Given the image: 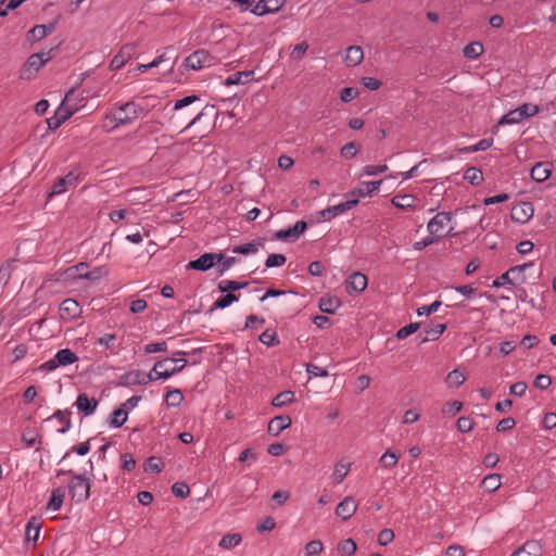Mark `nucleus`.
<instances>
[{
	"mask_svg": "<svg viewBox=\"0 0 556 556\" xmlns=\"http://www.w3.org/2000/svg\"><path fill=\"white\" fill-rule=\"evenodd\" d=\"M148 111L135 101H129L116 105L106 113L105 118L114 123L113 128L134 123L140 115H146Z\"/></svg>",
	"mask_w": 556,
	"mask_h": 556,
	"instance_id": "f257e3e1",
	"label": "nucleus"
},
{
	"mask_svg": "<svg viewBox=\"0 0 556 556\" xmlns=\"http://www.w3.org/2000/svg\"><path fill=\"white\" fill-rule=\"evenodd\" d=\"M533 266V262L523 263L521 265L513 266L504 274L493 280L492 287L500 288L504 285L523 283L527 281L525 271Z\"/></svg>",
	"mask_w": 556,
	"mask_h": 556,
	"instance_id": "f03ea898",
	"label": "nucleus"
},
{
	"mask_svg": "<svg viewBox=\"0 0 556 556\" xmlns=\"http://www.w3.org/2000/svg\"><path fill=\"white\" fill-rule=\"evenodd\" d=\"M172 372H162L153 376V374L143 372L141 370H130L121 377V386L134 387L147 384L156 380H166Z\"/></svg>",
	"mask_w": 556,
	"mask_h": 556,
	"instance_id": "7ed1b4c3",
	"label": "nucleus"
},
{
	"mask_svg": "<svg viewBox=\"0 0 556 556\" xmlns=\"http://www.w3.org/2000/svg\"><path fill=\"white\" fill-rule=\"evenodd\" d=\"M91 483L83 475H73L68 483V492L76 503H83L90 495Z\"/></svg>",
	"mask_w": 556,
	"mask_h": 556,
	"instance_id": "20e7f679",
	"label": "nucleus"
},
{
	"mask_svg": "<svg viewBox=\"0 0 556 556\" xmlns=\"http://www.w3.org/2000/svg\"><path fill=\"white\" fill-rule=\"evenodd\" d=\"M84 179L81 170L75 168L64 177L59 178L51 187L49 198L64 193L68 188L76 187Z\"/></svg>",
	"mask_w": 556,
	"mask_h": 556,
	"instance_id": "39448f33",
	"label": "nucleus"
},
{
	"mask_svg": "<svg viewBox=\"0 0 556 556\" xmlns=\"http://www.w3.org/2000/svg\"><path fill=\"white\" fill-rule=\"evenodd\" d=\"M74 96V90H71L66 93L64 101L56 110L55 114L47 119L48 128L51 130L58 129L66 119H68L77 108H68L67 103L71 101V98Z\"/></svg>",
	"mask_w": 556,
	"mask_h": 556,
	"instance_id": "423d86ee",
	"label": "nucleus"
},
{
	"mask_svg": "<svg viewBox=\"0 0 556 556\" xmlns=\"http://www.w3.org/2000/svg\"><path fill=\"white\" fill-rule=\"evenodd\" d=\"M213 58L206 50H197L184 60L187 70H201L212 65Z\"/></svg>",
	"mask_w": 556,
	"mask_h": 556,
	"instance_id": "0eeeda50",
	"label": "nucleus"
},
{
	"mask_svg": "<svg viewBox=\"0 0 556 556\" xmlns=\"http://www.w3.org/2000/svg\"><path fill=\"white\" fill-rule=\"evenodd\" d=\"M223 258V253H204L199 258L190 261L186 267L188 269L206 271L214 265L219 264Z\"/></svg>",
	"mask_w": 556,
	"mask_h": 556,
	"instance_id": "6e6552de",
	"label": "nucleus"
},
{
	"mask_svg": "<svg viewBox=\"0 0 556 556\" xmlns=\"http://www.w3.org/2000/svg\"><path fill=\"white\" fill-rule=\"evenodd\" d=\"M453 214L451 212H440L433 216L427 225V229L430 235L441 239L444 237L442 230L444 227L452 222Z\"/></svg>",
	"mask_w": 556,
	"mask_h": 556,
	"instance_id": "1a4fd4ad",
	"label": "nucleus"
},
{
	"mask_svg": "<svg viewBox=\"0 0 556 556\" xmlns=\"http://www.w3.org/2000/svg\"><path fill=\"white\" fill-rule=\"evenodd\" d=\"M49 60H50L49 53L31 54L27 59L26 63L24 64V68L21 74V77L24 79H29L30 74L34 72H38Z\"/></svg>",
	"mask_w": 556,
	"mask_h": 556,
	"instance_id": "9d476101",
	"label": "nucleus"
},
{
	"mask_svg": "<svg viewBox=\"0 0 556 556\" xmlns=\"http://www.w3.org/2000/svg\"><path fill=\"white\" fill-rule=\"evenodd\" d=\"M534 214L533 204L529 201H521L511 207L510 217L515 223L525 224Z\"/></svg>",
	"mask_w": 556,
	"mask_h": 556,
	"instance_id": "9b49d317",
	"label": "nucleus"
},
{
	"mask_svg": "<svg viewBox=\"0 0 556 556\" xmlns=\"http://www.w3.org/2000/svg\"><path fill=\"white\" fill-rule=\"evenodd\" d=\"M357 203H358V199L352 198V199L346 200L345 202L339 203L333 206H329V207L320 211L319 215L325 220H330V219L334 218L336 216H339V215L348 212L349 210L353 208L354 206L357 205Z\"/></svg>",
	"mask_w": 556,
	"mask_h": 556,
	"instance_id": "f8f14e48",
	"label": "nucleus"
},
{
	"mask_svg": "<svg viewBox=\"0 0 556 556\" xmlns=\"http://www.w3.org/2000/svg\"><path fill=\"white\" fill-rule=\"evenodd\" d=\"M307 229V223L304 220L296 222L292 227L278 230L275 238L280 241H295Z\"/></svg>",
	"mask_w": 556,
	"mask_h": 556,
	"instance_id": "ddd939ff",
	"label": "nucleus"
},
{
	"mask_svg": "<svg viewBox=\"0 0 556 556\" xmlns=\"http://www.w3.org/2000/svg\"><path fill=\"white\" fill-rule=\"evenodd\" d=\"M81 314V308L79 303L74 299H65L60 304V316L65 319H75L79 317Z\"/></svg>",
	"mask_w": 556,
	"mask_h": 556,
	"instance_id": "4468645a",
	"label": "nucleus"
},
{
	"mask_svg": "<svg viewBox=\"0 0 556 556\" xmlns=\"http://www.w3.org/2000/svg\"><path fill=\"white\" fill-rule=\"evenodd\" d=\"M357 504L355 500L351 496H348L336 507V516L342 520H348L355 514Z\"/></svg>",
	"mask_w": 556,
	"mask_h": 556,
	"instance_id": "2eb2a0df",
	"label": "nucleus"
},
{
	"mask_svg": "<svg viewBox=\"0 0 556 556\" xmlns=\"http://www.w3.org/2000/svg\"><path fill=\"white\" fill-rule=\"evenodd\" d=\"M136 47L134 45L124 46L121 51L112 59L110 63V68L112 71H117L122 68L126 62L131 58L135 52Z\"/></svg>",
	"mask_w": 556,
	"mask_h": 556,
	"instance_id": "dca6fc26",
	"label": "nucleus"
},
{
	"mask_svg": "<svg viewBox=\"0 0 556 556\" xmlns=\"http://www.w3.org/2000/svg\"><path fill=\"white\" fill-rule=\"evenodd\" d=\"M382 180H372V181H362L358 184L357 188H355L349 195L352 198L356 197H371L375 192H377L380 188Z\"/></svg>",
	"mask_w": 556,
	"mask_h": 556,
	"instance_id": "f3484780",
	"label": "nucleus"
},
{
	"mask_svg": "<svg viewBox=\"0 0 556 556\" xmlns=\"http://www.w3.org/2000/svg\"><path fill=\"white\" fill-rule=\"evenodd\" d=\"M553 164L549 162H539L536 163L530 172L531 178L536 182H544L547 180L552 174Z\"/></svg>",
	"mask_w": 556,
	"mask_h": 556,
	"instance_id": "a211bd4d",
	"label": "nucleus"
},
{
	"mask_svg": "<svg viewBox=\"0 0 556 556\" xmlns=\"http://www.w3.org/2000/svg\"><path fill=\"white\" fill-rule=\"evenodd\" d=\"M75 405L85 416H90L96 412L98 401L94 397H89L86 393H80L76 399Z\"/></svg>",
	"mask_w": 556,
	"mask_h": 556,
	"instance_id": "6ab92c4d",
	"label": "nucleus"
},
{
	"mask_svg": "<svg viewBox=\"0 0 556 556\" xmlns=\"http://www.w3.org/2000/svg\"><path fill=\"white\" fill-rule=\"evenodd\" d=\"M291 417L289 415H279L268 422V433L277 437L280 432L291 426Z\"/></svg>",
	"mask_w": 556,
	"mask_h": 556,
	"instance_id": "aec40b11",
	"label": "nucleus"
},
{
	"mask_svg": "<svg viewBox=\"0 0 556 556\" xmlns=\"http://www.w3.org/2000/svg\"><path fill=\"white\" fill-rule=\"evenodd\" d=\"M446 325L445 324H437L429 326L424 329V336L422 333H419L418 338L419 343H425L427 341H435L440 338V336L445 331Z\"/></svg>",
	"mask_w": 556,
	"mask_h": 556,
	"instance_id": "412c9836",
	"label": "nucleus"
},
{
	"mask_svg": "<svg viewBox=\"0 0 556 556\" xmlns=\"http://www.w3.org/2000/svg\"><path fill=\"white\" fill-rule=\"evenodd\" d=\"M351 468V463L341 459L334 465L333 472L331 475V480L334 485L340 484L344 478L348 476Z\"/></svg>",
	"mask_w": 556,
	"mask_h": 556,
	"instance_id": "4be33fe9",
	"label": "nucleus"
},
{
	"mask_svg": "<svg viewBox=\"0 0 556 556\" xmlns=\"http://www.w3.org/2000/svg\"><path fill=\"white\" fill-rule=\"evenodd\" d=\"M364 59V53L361 47L351 46L345 50L344 63L346 66H356Z\"/></svg>",
	"mask_w": 556,
	"mask_h": 556,
	"instance_id": "5701e85b",
	"label": "nucleus"
},
{
	"mask_svg": "<svg viewBox=\"0 0 556 556\" xmlns=\"http://www.w3.org/2000/svg\"><path fill=\"white\" fill-rule=\"evenodd\" d=\"M367 287V278L362 273H353L346 280V289L361 292Z\"/></svg>",
	"mask_w": 556,
	"mask_h": 556,
	"instance_id": "b1692460",
	"label": "nucleus"
},
{
	"mask_svg": "<svg viewBox=\"0 0 556 556\" xmlns=\"http://www.w3.org/2000/svg\"><path fill=\"white\" fill-rule=\"evenodd\" d=\"M64 496H65V491L63 488H56V489L52 490L51 497H50L49 502L47 503L46 509L51 510V511L60 510L63 505Z\"/></svg>",
	"mask_w": 556,
	"mask_h": 556,
	"instance_id": "393cba45",
	"label": "nucleus"
},
{
	"mask_svg": "<svg viewBox=\"0 0 556 556\" xmlns=\"http://www.w3.org/2000/svg\"><path fill=\"white\" fill-rule=\"evenodd\" d=\"M253 76H254V71L236 72L226 78L225 84L227 86L247 84V83L253 80Z\"/></svg>",
	"mask_w": 556,
	"mask_h": 556,
	"instance_id": "a878e982",
	"label": "nucleus"
},
{
	"mask_svg": "<svg viewBox=\"0 0 556 556\" xmlns=\"http://www.w3.org/2000/svg\"><path fill=\"white\" fill-rule=\"evenodd\" d=\"M41 530V523L35 518H30L25 529V540L36 543Z\"/></svg>",
	"mask_w": 556,
	"mask_h": 556,
	"instance_id": "bb28decb",
	"label": "nucleus"
},
{
	"mask_svg": "<svg viewBox=\"0 0 556 556\" xmlns=\"http://www.w3.org/2000/svg\"><path fill=\"white\" fill-rule=\"evenodd\" d=\"M52 418L56 419V421L61 426L58 429L59 433H66L71 429V426H72V422H71V412L58 409L52 415Z\"/></svg>",
	"mask_w": 556,
	"mask_h": 556,
	"instance_id": "cd10ccee",
	"label": "nucleus"
},
{
	"mask_svg": "<svg viewBox=\"0 0 556 556\" xmlns=\"http://www.w3.org/2000/svg\"><path fill=\"white\" fill-rule=\"evenodd\" d=\"M248 286H249L248 281H236V280L224 279L218 282L217 288L223 293H225V292L232 293L233 291L244 289Z\"/></svg>",
	"mask_w": 556,
	"mask_h": 556,
	"instance_id": "c85d7f7f",
	"label": "nucleus"
},
{
	"mask_svg": "<svg viewBox=\"0 0 556 556\" xmlns=\"http://www.w3.org/2000/svg\"><path fill=\"white\" fill-rule=\"evenodd\" d=\"M128 418V412L119 407L117 409H114L112 414L109 417V425L113 428H121Z\"/></svg>",
	"mask_w": 556,
	"mask_h": 556,
	"instance_id": "c756f323",
	"label": "nucleus"
},
{
	"mask_svg": "<svg viewBox=\"0 0 556 556\" xmlns=\"http://www.w3.org/2000/svg\"><path fill=\"white\" fill-rule=\"evenodd\" d=\"M54 356L59 366L72 365L78 361L77 355L70 349H62Z\"/></svg>",
	"mask_w": 556,
	"mask_h": 556,
	"instance_id": "7c9ffc66",
	"label": "nucleus"
},
{
	"mask_svg": "<svg viewBox=\"0 0 556 556\" xmlns=\"http://www.w3.org/2000/svg\"><path fill=\"white\" fill-rule=\"evenodd\" d=\"M391 202L393 206L405 211L415 206L416 199L412 194H403L393 197Z\"/></svg>",
	"mask_w": 556,
	"mask_h": 556,
	"instance_id": "2f4dec72",
	"label": "nucleus"
},
{
	"mask_svg": "<svg viewBox=\"0 0 556 556\" xmlns=\"http://www.w3.org/2000/svg\"><path fill=\"white\" fill-rule=\"evenodd\" d=\"M295 401V394L293 391L286 390L278 393L271 401V405L275 407H283Z\"/></svg>",
	"mask_w": 556,
	"mask_h": 556,
	"instance_id": "473e14b6",
	"label": "nucleus"
},
{
	"mask_svg": "<svg viewBox=\"0 0 556 556\" xmlns=\"http://www.w3.org/2000/svg\"><path fill=\"white\" fill-rule=\"evenodd\" d=\"M258 247L264 248V239H260L257 243L248 242L237 245L232 249V252L243 255L255 254L258 251Z\"/></svg>",
	"mask_w": 556,
	"mask_h": 556,
	"instance_id": "72a5a7b5",
	"label": "nucleus"
},
{
	"mask_svg": "<svg viewBox=\"0 0 556 556\" xmlns=\"http://www.w3.org/2000/svg\"><path fill=\"white\" fill-rule=\"evenodd\" d=\"M239 300V295L235 294V293H227V294H224L222 296H219L213 304V306L211 307V312L215 311V309H224L228 306H230L232 303L237 302Z\"/></svg>",
	"mask_w": 556,
	"mask_h": 556,
	"instance_id": "f704fd0d",
	"label": "nucleus"
},
{
	"mask_svg": "<svg viewBox=\"0 0 556 556\" xmlns=\"http://www.w3.org/2000/svg\"><path fill=\"white\" fill-rule=\"evenodd\" d=\"M484 51L483 45L479 41H473L468 43L464 50V56L467 59L476 60L478 59Z\"/></svg>",
	"mask_w": 556,
	"mask_h": 556,
	"instance_id": "c9c22d12",
	"label": "nucleus"
},
{
	"mask_svg": "<svg viewBox=\"0 0 556 556\" xmlns=\"http://www.w3.org/2000/svg\"><path fill=\"white\" fill-rule=\"evenodd\" d=\"M482 488L488 492H494L501 486V476L498 473H490L482 479Z\"/></svg>",
	"mask_w": 556,
	"mask_h": 556,
	"instance_id": "e433bc0d",
	"label": "nucleus"
},
{
	"mask_svg": "<svg viewBox=\"0 0 556 556\" xmlns=\"http://www.w3.org/2000/svg\"><path fill=\"white\" fill-rule=\"evenodd\" d=\"M492 144H493V138L492 137L483 138L481 140H479L476 144L468 146V147H465V148L460 149V152H463V153H473V152H478V151H485L489 148H491Z\"/></svg>",
	"mask_w": 556,
	"mask_h": 556,
	"instance_id": "4c0bfd02",
	"label": "nucleus"
},
{
	"mask_svg": "<svg viewBox=\"0 0 556 556\" xmlns=\"http://www.w3.org/2000/svg\"><path fill=\"white\" fill-rule=\"evenodd\" d=\"M108 273L109 271L104 266H98V267H94L92 270H89L86 273H80L79 275H77V277L79 279H84V280L94 281V280H98V279L106 276Z\"/></svg>",
	"mask_w": 556,
	"mask_h": 556,
	"instance_id": "58836bf2",
	"label": "nucleus"
},
{
	"mask_svg": "<svg viewBox=\"0 0 556 556\" xmlns=\"http://www.w3.org/2000/svg\"><path fill=\"white\" fill-rule=\"evenodd\" d=\"M519 551H523V553L528 556H542L543 548L539 541H528L526 542L521 547L518 548Z\"/></svg>",
	"mask_w": 556,
	"mask_h": 556,
	"instance_id": "ea45409f",
	"label": "nucleus"
},
{
	"mask_svg": "<svg viewBox=\"0 0 556 556\" xmlns=\"http://www.w3.org/2000/svg\"><path fill=\"white\" fill-rule=\"evenodd\" d=\"M464 179L472 186H479L483 181V174L477 167H469L464 173Z\"/></svg>",
	"mask_w": 556,
	"mask_h": 556,
	"instance_id": "a19ab883",
	"label": "nucleus"
},
{
	"mask_svg": "<svg viewBox=\"0 0 556 556\" xmlns=\"http://www.w3.org/2000/svg\"><path fill=\"white\" fill-rule=\"evenodd\" d=\"M241 540L242 539L239 533H228L222 538L218 545L224 549H230L239 545Z\"/></svg>",
	"mask_w": 556,
	"mask_h": 556,
	"instance_id": "79ce46f5",
	"label": "nucleus"
},
{
	"mask_svg": "<svg viewBox=\"0 0 556 556\" xmlns=\"http://www.w3.org/2000/svg\"><path fill=\"white\" fill-rule=\"evenodd\" d=\"M258 340L261 343H263L264 345H266L268 348L277 346L280 343L276 331L270 330V329H266L265 331H263L260 334Z\"/></svg>",
	"mask_w": 556,
	"mask_h": 556,
	"instance_id": "37998d69",
	"label": "nucleus"
},
{
	"mask_svg": "<svg viewBox=\"0 0 556 556\" xmlns=\"http://www.w3.org/2000/svg\"><path fill=\"white\" fill-rule=\"evenodd\" d=\"M184 400V395L179 389H169L166 392L165 401L168 406L177 407Z\"/></svg>",
	"mask_w": 556,
	"mask_h": 556,
	"instance_id": "c03bdc74",
	"label": "nucleus"
},
{
	"mask_svg": "<svg viewBox=\"0 0 556 556\" xmlns=\"http://www.w3.org/2000/svg\"><path fill=\"white\" fill-rule=\"evenodd\" d=\"M466 378L463 372L457 369L450 371L446 376L445 382L450 388H458L465 382Z\"/></svg>",
	"mask_w": 556,
	"mask_h": 556,
	"instance_id": "a18cd8bd",
	"label": "nucleus"
},
{
	"mask_svg": "<svg viewBox=\"0 0 556 556\" xmlns=\"http://www.w3.org/2000/svg\"><path fill=\"white\" fill-rule=\"evenodd\" d=\"M339 301L337 299L331 298H320L319 308L323 313L326 314H334L337 308L339 307Z\"/></svg>",
	"mask_w": 556,
	"mask_h": 556,
	"instance_id": "49530a36",
	"label": "nucleus"
},
{
	"mask_svg": "<svg viewBox=\"0 0 556 556\" xmlns=\"http://www.w3.org/2000/svg\"><path fill=\"white\" fill-rule=\"evenodd\" d=\"M356 552V543L352 539L343 540L338 544V553L341 556H352Z\"/></svg>",
	"mask_w": 556,
	"mask_h": 556,
	"instance_id": "de8ad7c7",
	"label": "nucleus"
},
{
	"mask_svg": "<svg viewBox=\"0 0 556 556\" xmlns=\"http://www.w3.org/2000/svg\"><path fill=\"white\" fill-rule=\"evenodd\" d=\"M517 111L521 117V121H523L525 118L536 115L540 112V108L536 104L523 103L517 108Z\"/></svg>",
	"mask_w": 556,
	"mask_h": 556,
	"instance_id": "09e8293b",
	"label": "nucleus"
},
{
	"mask_svg": "<svg viewBox=\"0 0 556 556\" xmlns=\"http://www.w3.org/2000/svg\"><path fill=\"white\" fill-rule=\"evenodd\" d=\"M420 328L419 323H410L406 325L405 327H402L397 330L395 338L397 340L406 339L408 336L415 333Z\"/></svg>",
	"mask_w": 556,
	"mask_h": 556,
	"instance_id": "8fccbe9b",
	"label": "nucleus"
},
{
	"mask_svg": "<svg viewBox=\"0 0 556 556\" xmlns=\"http://www.w3.org/2000/svg\"><path fill=\"white\" fill-rule=\"evenodd\" d=\"M521 122V117L518 114L517 109L510 110L508 113L503 115L497 125H511V124H518Z\"/></svg>",
	"mask_w": 556,
	"mask_h": 556,
	"instance_id": "3c124183",
	"label": "nucleus"
},
{
	"mask_svg": "<svg viewBox=\"0 0 556 556\" xmlns=\"http://www.w3.org/2000/svg\"><path fill=\"white\" fill-rule=\"evenodd\" d=\"M309 45L307 41H302L295 45L290 53V58L293 61H300L307 52Z\"/></svg>",
	"mask_w": 556,
	"mask_h": 556,
	"instance_id": "603ef678",
	"label": "nucleus"
},
{
	"mask_svg": "<svg viewBox=\"0 0 556 556\" xmlns=\"http://www.w3.org/2000/svg\"><path fill=\"white\" fill-rule=\"evenodd\" d=\"M116 336L114 333H105L104 336L98 338L96 344L104 346L105 349H109L111 351L116 350L115 345Z\"/></svg>",
	"mask_w": 556,
	"mask_h": 556,
	"instance_id": "864d4df0",
	"label": "nucleus"
},
{
	"mask_svg": "<svg viewBox=\"0 0 556 556\" xmlns=\"http://www.w3.org/2000/svg\"><path fill=\"white\" fill-rule=\"evenodd\" d=\"M323 549H324L323 542L319 540H314V541L308 542L305 545V555L306 556H319L320 553L323 552Z\"/></svg>",
	"mask_w": 556,
	"mask_h": 556,
	"instance_id": "5fc2aeb1",
	"label": "nucleus"
},
{
	"mask_svg": "<svg viewBox=\"0 0 556 556\" xmlns=\"http://www.w3.org/2000/svg\"><path fill=\"white\" fill-rule=\"evenodd\" d=\"M286 262H287V258L283 254L274 253V254L268 255V257L265 261V266H266V268L280 267V266L285 265Z\"/></svg>",
	"mask_w": 556,
	"mask_h": 556,
	"instance_id": "6e6d98bb",
	"label": "nucleus"
},
{
	"mask_svg": "<svg viewBox=\"0 0 556 556\" xmlns=\"http://www.w3.org/2000/svg\"><path fill=\"white\" fill-rule=\"evenodd\" d=\"M197 101H200V97L197 94H190V96L184 97L175 102L173 110L180 111L184 108H187Z\"/></svg>",
	"mask_w": 556,
	"mask_h": 556,
	"instance_id": "4d7b16f0",
	"label": "nucleus"
},
{
	"mask_svg": "<svg viewBox=\"0 0 556 556\" xmlns=\"http://www.w3.org/2000/svg\"><path fill=\"white\" fill-rule=\"evenodd\" d=\"M172 492L179 498H186L190 494V488L185 482H175L172 485Z\"/></svg>",
	"mask_w": 556,
	"mask_h": 556,
	"instance_id": "13d9d810",
	"label": "nucleus"
},
{
	"mask_svg": "<svg viewBox=\"0 0 556 556\" xmlns=\"http://www.w3.org/2000/svg\"><path fill=\"white\" fill-rule=\"evenodd\" d=\"M306 372L308 374L309 378H317V377H328L329 372L327 369L319 367L315 364H307L306 365Z\"/></svg>",
	"mask_w": 556,
	"mask_h": 556,
	"instance_id": "bf43d9fd",
	"label": "nucleus"
},
{
	"mask_svg": "<svg viewBox=\"0 0 556 556\" xmlns=\"http://www.w3.org/2000/svg\"><path fill=\"white\" fill-rule=\"evenodd\" d=\"M441 301H434L430 305H424L417 308V315L418 316H428L432 313H435L439 307L441 306Z\"/></svg>",
	"mask_w": 556,
	"mask_h": 556,
	"instance_id": "052dcab7",
	"label": "nucleus"
},
{
	"mask_svg": "<svg viewBox=\"0 0 556 556\" xmlns=\"http://www.w3.org/2000/svg\"><path fill=\"white\" fill-rule=\"evenodd\" d=\"M458 431L466 433L473 428V420L470 417H459L456 422Z\"/></svg>",
	"mask_w": 556,
	"mask_h": 556,
	"instance_id": "680f3d73",
	"label": "nucleus"
},
{
	"mask_svg": "<svg viewBox=\"0 0 556 556\" xmlns=\"http://www.w3.org/2000/svg\"><path fill=\"white\" fill-rule=\"evenodd\" d=\"M143 350L147 354L165 352L167 351V343L165 341L149 343L144 345Z\"/></svg>",
	"mask_w": 556,
	"mask_h": 556,
	"instance_id": "e2e57ef3",
	"label": "nucleus"
},
{
	"mask_svg": "<svg viewBox=\"0 0 556 556\" xmlns=\"http://www.w3.org/2000/svg\"><path fill=\"white\" fill-rule=\"evenodd\" d=\"M552 383V378L548 375L540 374L534 379V387L540 390H546Z\"/></svg>",
	"mask_w": 556,
	"mask_h": 556,
	"instance_id": "0e129e2a",
	"label": "nucleus"
},
{
	"mask_svg": "<svg viewBox=\"0 0 556 556\" xmlns=\"http://www.w3.org/2000/svg\"><path fill=\"white\" fill-rule=\"evenodd\" d=\"M29 36L30 38L34 40V41H39L41 39H43L45 37H47V30L45 28V25H35L30 30H29Z\"/></svg>",
	"mask_w": 556,
	"mask_h": 556,
	"instance_id": "69168bd1",
	"label": "nucleus"
},
{
	"mask_svg": "<svg viewBox=\"0 0 556 556\" xmlns=\"http://www.w3.org/2000/svg\"><path fill=\"white\" fill-rule=\"evenodd\" d=\"M358 94V90L353 87H345L342 89L340 99L342 102L348 103L354 100Z\"/></svg>",
	"mask_w": 556,
	"mask_h": 556,
	"instance_id": "338daca9",
	"label": "nucleus"
},
{
	"mask_svg": "<svg viewBox=\"0 0 556 556\" xmlns=\"http://www.w3.org/2000/svg\"><path fill=\"white\" fill-rule=\"evenodd\" d=\"M358 152V146L355 142H349L341 149V155L345 159H351Z\"/></svg>",
	"mask_w": 556,
	"mask_h": 556,
	"instance_id": "774afa93",
	"label": "nucleus"
}]
</instances>
